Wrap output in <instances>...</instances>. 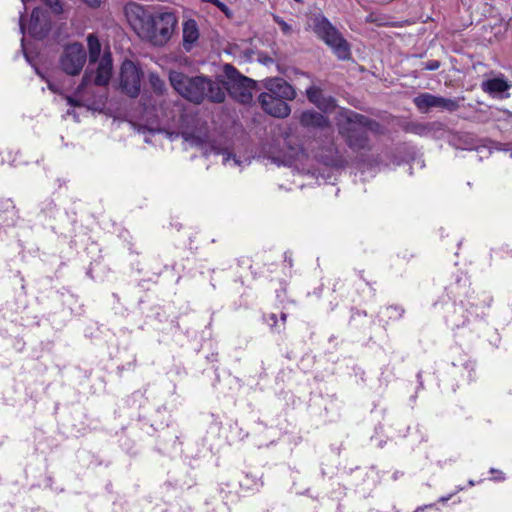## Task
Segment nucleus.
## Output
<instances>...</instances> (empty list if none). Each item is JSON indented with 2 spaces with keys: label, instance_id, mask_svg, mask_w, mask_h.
I'll return each instance as SVG.
<instances>
[{
  "label": "nucleus",
  "instance_id": "nucleus-32",
  "mask_svg": "<svg viewBox=\"0 0 512 512\" xmlns=\"http://www.w3.org/2000/svg\"><path fill=\"white\" fill-rule=\"evenodd\" d=\"M490 472H491V473H496V472H498V473L501 475L500 477L496 478L497 480H503V479H504V476H503V473H502V472H499L498 470H496V469H494V468H491V469H490Z\"/></svg>",
  "mask_w": 512,
  "mask_h": 512
},
{
  "label": "nucleus",
  "instance_id": "nucleus-18",
  "mask_svg": "<svg viewBox=\"0 0 512 512\" xmlns=\"http://www.w3.org/2000/svg\"><path fill=\"white\" fill-rule=\"evenodd\" d=\"M436 99V95L430 93H422L416 96L413 102L420 112L426 113L429 111V109L436 108Z\"/></svg>",
  "mask_w": 512,
  "mask_h": 512
},
{
  "label": "nucleus",
  "instance_id": "nucleus-38",
  "mask_svg": "<svg viewBox=\"0 0 512 512\" xmlns=\"http://www.w3.org/2000/svg\"><path fill=\"white\" fill-rule=\"evenodd\" d=\"M25 58L27 59L28 62L30 61L29 56L26 53H25Z\"/></svg>",
  "mask_w": 512,
  "mask_h": 512
},
{
  "label": "nucleus",
  "instance_id": "nucleus-17",
  "mask_svg": "<svg viewBox=\"0 0 512 512\" xmlns=\"http://www.w3.org/2000/svg\"><path fill=\"white\" fill-rule=\"evenodd\" d=\"M199 37L198 27L194 20H188L183 26V46L189 51Z\"/></svg>",
  "mask_w": 512,
  "mask_h": 512
},
{
  "label": "nucleus",
  "instance_id": "nucleus-34",
  "mask_svg": "<svg viewBox=\"0 0 512 512\" xmlns=\"http://www.w3.org/2000/svg\"><path fill=\"white\" fill-rule=\"evenodd\" d=\"M286 317H287V315L285 313L281 314V319H282L283 322L286 321Z\"/></svg>",
  "mask_w": 512,
  "mask_h": 512
},
{
  "label": "nucleus",
  "instance_id": "nucleus-25",
  "mask_svg": "<svg viewBox=\"0 0 512 512\" xmlns=\"http://www.w3.org/2000/svg\"><path fill=\"white\" fill-rule=\"evenodd\" d=\"M273 20L279 25L281 31L285 35H290L292 33V27L287 22H285L280 16L273 15Z\"/></svg>",
  "mask_w": 512,
  "mask_h": 512
},
{
  "label": "nucleus",
  "instance_id": "nucleus-3",
  "mask_svg": "<svg viewBox=\"0 0 512 512\" xmlns=\"http://www.w3.org/2000/svg\"><path fill=\"white\" fill-rule=\"evenodd\" d=\"M341 117L344 122L338 124V131L348 147L353 151L370 150L371 145L367 131L380 133L381 125L375 120L351 110H344Z\"/></svg>",
  "mask_w": 512,
  "mask_h": 512
},
{
  "label": "nucleus",
  "instance_id": "nucleus-33",
  "mask_svg": "<svg viewBox=\"0 0 512 512\" xmlns=\"http://www.w3.org/2000/svg\"><path fill=\"white\" fill-rule=\"evenodd\" d=\"M465 145H466V146L464 147V149L472 150V149H474V148H475L474 146L469 145V144H468V142H466V141H465Z\"/></svg>",
  "mask_w": 512,
  "mask_h": 512
},
{
  "label": "nucleus",
  "instance_id": "nucleus-14",
  "mask_svg": "<svg viewBox=\"0 0 512 512\" xmlns=\"http://www.w3.org/2000/svg\"><path fill=\"white\" fill-rule=\"evenodd\" d=\"M308 100L324 112L332 111L336 107V101L332 96H326L322 90L315 85H311L306 89Z\"/></svg>",
  "mask_w": 512,
  "mask_h": 512
},
{
  "label": "nucleus",
  "instance_id": "nucleus-24",
  "mask_svg": "<svg viewBox=\"0 0 512 512\" xmlns=\"http://www.w3.org/2000/svg\"><path fill=\"white\" fill-rule=\"evenodd\" d=\"M45 5H47L53 13L61 14L63 12V3L61 0H41Z\"/></svg>",
  "mask_w": 512,
  "mask_h": 512
},
{
  "label": "nucleus",
  "instance_id": "nucleus-37",
  "mask_svg": "<svg viewBox=\"0 0 512 512\" xmlns=\"http://www.w3.org/2000/svg\"><path fill=\"white\" fill-rule=\"evenodd\" d=\"M469 485H470V486H474V485H475L474 481H473V480H470V481H469Z\"/></svg>",
  "mask_w": 512,
  "mask_h": 512
},
{
  "label": "nucleus",
  "instance_id": "nucleus-11",
  "mask_svg": "<svg viewBox=\"0 0 512 512\" xmlns=\"http://www.w3.org/2000/svg\"><path fill=\"white\" fill-rule=\"evenodd\" d=\"M263 83L267 90L263 94H273V96L286 100H293L296 96L294 88L283 78H268Z\"/></svg>",
  "mask_w": 512,
  "mask_h": 512
},
{
  "label": "nucleus",
  "instance_id": "nucleus-1",
  "mask_svg": "<svg viewBox=\"0 0 512 512\" xmlns=\"http://www.w3.org/2000/svg\"><path fill=\"white\" fill-rule=\"evenodd\" d=\"M127 21L135 33L154 46H163L171 38L177 24L172 12L152 13L137 3L125 6Z\"/></svg>",
  "mask_w": 512,
  "mask_h": 512
},
{
  "label": "nucleus",
  "instance_id": "nucleus-29",
  "mask_svg": "<svg viewBox=\"0 0 512 512\" xmlns=\"http://www.w3.org/2000/svg\"><path fill=\"white\" fill-rule=\"evenodd\" d=\"M67 102L71 106H78L79 105V103L76 100H74L73 98H71V97H67Z\"/></svg>",
  "mask_w": 512,
  "mask_h": 512
},
{
  "label": "nucleus",
  "instance_id": "nucleus-22",
  "mask_svg": "<svg viewBox=\"0 0 512 512\" xmlns=\"http://www.w3.org/2000/svg\"><path fill=\"white\" fill-rule=\"evenodd\" d=\"M436 108H441L443 110L453 112L459 108V101L456 99H450V98H444L441 96H437Z\"/></svg>",
  "mask_w": 512,
  "mask_h": 512
},
{
  "label": "nucleus",
  "instance_id": "nucleus-7",
  "mask_svg": "<svg viewBox=\"0 0 512 512\" xmlns=\"http://www.w3.org/2000/svg\"><path fill=\"white\" fill-rule=\"evenodd\" d=\"M141 70L130 60H125L120 70V88L127 96L135 98L140 93Z\"/></svg>",
  "mask_w": 512,
  "mask_h": 512
},
{
  "label": "nucleus",
  "instance_id": "nucleus-26",
  "mask_svg": "<svg viewBox=\"0 0 512 512\" xmlns=\"http://www.w3.org/2000/svg\"><path fill=\"white\" fill-rule=\"evenodd\" d=\"M423 69L427 71H435L440 68L441 63L438 60H430L423 64Z\"/></svg>",
  "mask_w": 512,
  "mask_h": 512
},
{
  "label": "nucleus",
  "instance_id": "nucleus-2",
  "mask_svg": "<svg viewBox=\"0 0 512 512\" xmlns=\"http://www.w3.org/2000/svg\"><path fill=\"white\" fill-rule=\"evenodd\" d=\"M169 80L173 88L188 101L201 104L223 103L226 99L224 79L213 80L207 76L188 77L182 72L171 71Z\"/></svg>",
  "mask_w": 512,
  "mask_h": 512
},
{
  "label": "nucleus",
  "instance_id": "nucleus-19",
  "mask_svg": "<svg viewBox=\"0 0 512 512\" xmlns=\"http://www.w3.org/2000/svg\"><path fill=\"white\" fill-rule=\"evenodd\" d=\"M381 320L396 321L402 318L404 309L397 305L387 306L379 312Z\"/></svg>",
  "mask_w": 512,
  "mask_h": 512
},
{
  "label": "nucleus",
  "instance_id": "nucleus-12",
  "mask_svg": "<svg viewBox=\"0 0 512 512\" xmlns=\"http://www.w3.org/2000/svg\"><path fill=\"white\" fill-rule=\"evenodd\" d=\"M512 84L502 75L499 77L487 79L481 83V88L493 98L507 99L510 97L509 89Z\"/></svg>",
  "mask_w": 512,
  "mask_h": 512
},
{
  "label": "nucleus",
  "instance_id": "nucleus-31",
  "mask_svg": "<svg viewBox=\"0 0 512 512\" xmlns=\"http://www.w3.org/2000/svg\"><path fill=\"white\" fill-rule=\"evenodd\" d=\"M451 497H452V494H449V495H447V496L440 497V498H439V502H441V503H445V502H447L449 499H451Z\"/></svg>",
  "mask_w": 512,
  "mask_h": 512
},
{
  "label": "nucleus",
  "instance_id": "nucleus-13",
  "mask_svg": "<svg viewBox=\"0 0 512 512\" xmlns=\"http://www.w3.org/2000/svg\"><path fill=\"white\" fill-rule=\"evenodd\" d=\"M404 130L421 137H439L444 131V124L439 121L433 122H410L405 125Z\"/></svg>",
  "mask_w": 512,
  "mask_h": 512
},
{
  "label": "nucleus",
  "instance_id": "nucleus-36",
  "mask_svg": "<svg viewBox=\"0 0 512 512\" xmlns=\"http://www.w3.org/2000/svg\"><path fill=\"white\" fill-rule=\"evenodd\" d=\"M421 510H423V507H418L414 512H420Z\"/></svg>",
  "mask_w": 512,
  "mask_h": 512
},
{
  "label": "nucleus",
  "instance_id": "nucleus-30",
  "mask_svg": "<svg viewBox=\"0 0 512 512\" xmlns=\"http://www.w3.org/2000/svg\"><path fill=\"white\" fill-rule=\"evenodd\" d=\"M19 26H20V32H21L22 34H24V32H25V26H24V24H23V15H21V17H20V23H19Z\"/></svg>",
  "mask_w": 512,
  "mask_h": 512
},
{
  "label": "nucleus",
  "instance_id": "nucleus-28",
  "mask_svg": "<svg viewBox=\"0 0 512 512\" xmlns=\"http://www.w3.org/2000/svg\"><path fill=\"white\" fill-rule=\"evenodd\" d=\"M82 1L92 8L98 7L101 2V0H82Z\"/></svg>",
  "mask_w": 512,
  "mask_h": 512
},
{
  "label": "nucleus",
  "instance_id": "nucleus-23",
  "mask_svg": "<svg viewBox=\"0 0 512 512\" xmlns=\"http://www.w3.org/2000/svg\"><path fill=\"white\" fill-rule=\"evenodd\" d=\"M149 82L158 97H162L166 89L165 82L155 73H150Z\"/></svg>",
  "mask_w": 512,
  "mask_h": 512
},
{
  "label": "nucleus",
  "instance_id": "nucleus-20",
  "mask_svg": "<svg viewBox=\"0 0 512 512\" xmlns=\"http://www.w3.org/2000/svg\"><path fill=\"white\" fill-rule=\"evenodd\" d=\"M87 41L89 47V60L91 64L92 62H97L101 51V45L98 38L93 34L88 35Z\"/></svg>",
  "mask_w": 512,
  "mask_h": 512
},
{
  "label": "nucleus",
  "instance_id": "nucleus-35",
  "mask_svg": "<svg viewBox=\"0 0 512 512\" xmlns=\"http://www.w3.org/2000/svg\"><path fill=\"white\" fill-rule=\"evenodd\" d=\"M270 319L274 321V323L276 322V315L275 314H271L270 315Z\"/></svg>",
  "mask_w": 512,
  "mask_h": 512
},
{
  "label": "nucleus",
  "instance_id": "nucleus-5",
  "mask_svg": "<svg viewBox=\"0 0 512 512\" xmlns=\"http://www.w3.org/2000/svg\"><path fill=\"white\" fill-rule=\"evenodd\" d=\"M224 87L226 93L242 104H247L252 100V90L254 81L242 74L231 64L223 66Z\"/></svg>",
  "mask_w": 512,
  "mask_h": 512
},
{
  "label": "nucleus",
  "instance_id": "nucleus-4",
  "mask_svg": "<svg viewBox=\"0 0 512 512\" xmlns=\"http://www.w3.org/2000/svg\"><path fill=\"white\" fill-rule=\"evenodd\" d=\"M313 31L329 46L333 53L340 60L350 58V45L340 31L323 15H316L313 18Z\"/></svg>",
  "mask_w": 512,
  "mask_h": 512
},
{
  "label": "nucleus",
  "instance_id": "nucleus-16",
  "mask_svg": "<svg viewBox=\"0 0 512 512\" xmlns=\"http://www.w3.org/2000/svg\"><path fill=\"white\" fill-rule=\"evenodd\" d=\"M141 104L145 111H151L154 116L158 118H170V113L166 107L167 103L165 101H162L159 106L156 105V102L151 101L150 96H146L145 94L141 97Z\"/></svg>",
  "mask_w": 512,
  "mask_h": 512
},
{
  "label": "nucleus",
  "instance_id": "nucleus-15",
  "mask_svg": "<svg viewBox=\"0 0 512 512\" xmlns=\"http://www.w3.org/2000/svg\"><path fill=\"white\" fill-rule=\"evenodd\" d=\"M299 121L304 127L325 128L330 125L327 117L313 110L302 112Z\"/></svg>",
  "mask_w": 512,
  "mask_h": 512
},
{
  "label": "nucleus",
  "instance_id": "nucleus-6",
  "mask_svg": "<svg viewBox=\"0 0 512 512\" xmlns=\"http://www.w3.org/2000/svg\"><path fill=\"white\" fill-rule=\"evenodd\" d=\"M87 54L80 43L67 45L60 58V67L68 75H78L86 62Z\"/></svg>",
  "mask_w": 512,
  "mask_h": 512
},
{
  "label": "nucleus",
  "instance_id": "nucleus-10",
  "mask_svg": "<svg viewBox=\"0 0 512 512\" xmlns=\"http://www.w3.org/2000/svg\"><path fill=\"white\" fill-rule=\"evenodd\" d=\"M50 30V21L45 11L34 8L29 23V34L36 39H43Z\"/></svg>",
  "mask_w": 512,
  "mask_h": 512
},
{
  "label": "nucleus",
  "instance_id": "nucleus-27",
  "mask_svg": "<svg viewBox=\"0 0 512 512\" xmlns=\"http://www.w3.org/2000/svg\"><path fill=\"white\" fill-rule=\"evenodd\" d=\"M201 1L205 2V3H211V4L215 5L217 8H219L225 14H228V11H229L228 7L220 0H201Z\"/></svg>",
  "mask_w": 512,
  "mask_h": 512
},
{
  "label": "nucleus",
  "instance_id": "nucleus-8",
  "mask_svg": "<svg viewBox=\"0 0 512 512\" xmlns=\"http://www.w3.org/2000/svg\"><path fill=\"white\" fill-rule=\"evenodd\" d=\"M112 75V59L110 54H105L97 66V71L92 78V74H90L88 71L85 72L82 82L79 85L78 89H82L89 83L93 82L97 86H105L109 83Z\"/></svg>",
  "mask_w": 512,
  "mask_h": 512
},
{
  "label": "nucleus",
  "instance_id": "nucleus-9",
  "mask_svg": "<svg viewBox=\"0 0 512 512\" xmlns=\"http://www.w3.org/2000/svg\"><path fill=\"white\" fill-rule=\"evenodd\" d=\"M259 102L266 113L277 118H285L291 112L286 99L278 98L273 94H260Z\"/></svg>",
  "mask_w": 512,
  "mask_h": 512
},
{
  "label": "nucleus",
  "instance_id": "nucleus-21",
  "mask_svg": "<svg viewBox=\"0 0 512 512\" xmlns=\"http://www.w3.org/2000/svg\"><path fill=\"white\" fill-rule=\"evenodd\" d=\"M215 154H222L223 156V164L229 167H238L242 166L244 161H242L239 157H237L235 154H232L231 152L227 150L222 149H216L213 148Z\"/></svg>",
  "mask_w": 512,
  "mask_h": 512
}]
</instances>
